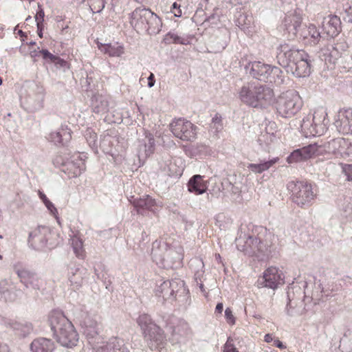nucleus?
Here are the masks:
<instances>
[{
  "label": "nucleus",
  "instance_id": "27",
  "mask_svg": "<svg viewBox=\"0 0 352 352\" xmlns=\"http://www.w3.org/2000/svg\"><path fill=\"white\" fill-rule=\"evenodd\" d=\"M163 42L166 45L170 44H181L187 45L189 41L187 38H183L173 32L167 33L163 39Z\"/></svg>",
  "mask_w": 352,
  "mask_h": 352
},
{
  "label": "nucleus",
  "instance_id": "34",
  "mask_svg": "<svg viewBox=\"0 0 352 352\" xmlns=\"http://www.w3.org/2000/svg\"><path fill=\"white\" fill-rule=\"evenodd\" d=\"M225 318L228 324L233 326L236 323V318L233 314L231 308L228 307L225 310Z\"/></svg>",
  "mask_w": 352,
  "mask_h": 352
},
{
  "label": "nucleus",
  "instance_id": "3",
  "mask_svg": "<svg viewBox=\"0 0 352 352\" xmlns=\"http://www.w3.org/2000/svg\"><path fill=\"white\" fill-rule=\"evenodd\" d=\"M238 95L243 104L254 108H262L271 101L274 91L265 86L249 83L240 89Z\"/></svg>",
  "mask_w": 352,
  "mask_h": 352
},
{
  "label": "nucleus",
  "instance_id": "46",
  "mask_svg": "<svg viewBox=\"0 0 352 352\" xmlns=\"http://www.w3.org/2000/svg\"><path fill=\"white\" fill-rule=\"evenodd\" d=\"M0 352H9L7 345H0Z\"/></svg>",
  "mask_w": 352,
  "mask_h": 352
},
{
  "label": "nucleus",
  "instance_id": "54",
  "mask_svg": "<svg viewBox=\"0 0 352 352\" xmlns=\"http://www.w3.org/2000/svg\"><path fill=\"white\" fill-rule=\"evenodd\" d=\"M238 25L239 26L242 25L239 21L238 22Z\"/></svg>",
  "mask_w": 352,
  "mask_h": 352
},
{
  "label": "nucleus",
  "instance_id": "6",
  "mask_svg": "<svg viewBox=\"0 0 352 352\" xmlns=\"http://www.w3.org/2000/svg\"><path fill=\"white\" fill-rule=\"evenodd\" d=\"M138 323L143 331L144 338L155 343V348H160L164 344L165 336L162 329L153 323L151 317L146 314H142L138 318ZM151 347L153 346L151 343Z\"/></svg>",
  "mask_w": 352,
  "mask_h": 352
},
{
  "label": "nucleus",
  "instance_id": "39",
  "mask_svg": "<svg viewBox=\"0 0 352 352\" xmlns=\"http://www.w3.org/2000/svg\"><path fill=\"white\" fill-rule=\"evenodd\" d=\"M44 204L46 206V208L50 211V212L52 213L53 214L58 213L56 208L50 201H47V203Z\"/></svg>",
  "mask_w": 352,
  "mask_h": 352
},
{
  "label": "nucleus",
  "instance_id": "50",
  "mask_svg": "<svg viewBox=\"0 0 352 352\" xmlns=\"http://www.w3.org/2000/svg\"><path fill=\"white\" fill-rule=\"evenodd\" d=\"M41 29H42V28H40V29H39V30H40V32H38V36H39L41 38H42V35H43V34H42V31H41Z\"/></svg>",
  "mask_w": 352,
  "mask_h": 352
},
{
  "label": "nucleus",
  "instance_id": "19",
  "mask_svg": "<svg viewBox=\"0 0 352 352\" xmlns=\"http://www.w3.org/2000/svg\"><path fill=\"white\" fill-rule=\"evenodd\" d=\"M133 204L134 207L137 208L138 212L141 209L154 211L157 206L156 200L148 195L135 199Z\"/></svg>",
  "mask_w": 352,
  "mask_h": 352
},
{
  "label": "nucleus",
  "instance_id": "45",
  "mask_svg": "<svg viewBox=\"0 0 352 352\" xmlns=\"http://www.w3.org/2000/svg\"><path fill=\"white\" fill-rule=\"evenodd\" d=\"M223 303L222 302H219L216 306L215 311L219 313V314H221L222 311H223Z\"/></svg>",
  "mask_w": 352,
  "mask_h": 352
},
{
  "label": "nucleus",
  "instance_id": "36",
  "mask_svg": "<svg viewBox=\"0 0 352 352\" xmlns=\"http://www.w3.org/2000/svg\"><path fill=\"white\" fill-rule=\"evenodd\" d=\"M220 17L221 16L217 13L216 10H214V12L208 16L206 21L212 24L217 25L218 23L220 22Z\"/></svg>",
  "mask_w": 352,
  "mask_h": 352
},
{
  "label": "nucleus",
  "instance_id": "16",
  "mask_svg": "<svg viewBox=\"0 0 352 352\" xmlns=\"http://www.w3.org/2000/svg\"><path fill=\"white\" fill-rule=\"evenodd\" d=\"M72 133L67 126H62L58 131L50 134V139L56 144L65 145L72 140Z\"/></svg>",
  "mask_w": 352,
  "mask_h": 352
},
{
  "label": "nucleus",
  "instance_id": "26",
  "mask_svg": "<svg viewBox=\"0 0 352 352\" xmlns=\"http://www.w3.org/2000/svg\"><path fill=\"white\" fill-rule=\"evenodd\" d=\"M39 53L42 55L43 59L49 60L58 67H65L67 64L66 60L58 56L52 54L47 50H42Z\"/></svg>",
  "mask_w": 352,
  "mask_h": 352
},
{
  "label": "nucleus",
  "instance_id": "24",
  "mask_svg": "<svg viewBox=\"0 0 352 352\" xmlns=\"http://www.w3.org/2000/svg\"><path fill=\"white\" fill-rule=\"evenodd\" d=\"M324 30L329 36H336L340 32V19L337 16L331 17L328 22L324 25Z\"/></svg>",
  "mask_w": 352,
  "mask_h": 352
},
{
  "label": "nucleus",
  "instance_id": "10",
  "mask_svg": "<svg viewBox=\"0 0 352 352\" xmlns=\"http://www.w3.org/2000/svg\"><path fill=\"white\" fill-rule=\"evenodd\" d=\"M264 287L276 289L279 285L284 284L285 276L283 273L276 267H269L263 274Z\"/></svg>",
  "mask_w": 352,
  "mask_h": 352
},
{
  "label": "nucleus",
  "instance_id": "17",
  "mask_svg": "<svg viewBox=\"0 0 352 352\" xmlns=\"http://www.w3.org/2000/svg\"><path fill=\"white\" fill-rule=\"evenodd\" d=\"M324 112L322 110H317L314 112L313 116L314 124H310L309 120L308 118H304L301 124V130L305 135V136H316L319 135V133L316 129V116L320 115L323 118H324Z\"/></svg>",
  "mask_w": 352,
  "mask_h": 352
},
{
  "label": "nucleus",
  "instance_id": "43",
  "mask_svg": "<svg viewBox=\"0 0 352 352\" xmlns=\"http://www.w3.org/2000/svg\"><path fill=\"white\" fill-rule=\"evenodd\" d=\"M274 345L279 349H285L286 348L285 346L283 345V344L278 339H275L274 340Z\"/></svg>",
  "mask_w": 352,
  "mask_h": 352
},
{
  "label": "nucleus",
  "instance_id": "15",
  "mask_svg": "<svg viewBox=\"0 0 352 352\" xmlns=\"http://www.w3.org/2000/svg\"><path fill=\"white\" fill-rule=\"evenodd\" d=\"M241 251L249 256L258 257L263 251V245L258 238L250 236L245 241Z\"/></svg>",
  "mask_w": 352,
  "mask_h": 352
},
{
  "label": "nucleus",
  "instance_id": "47",
  "mask_svg": "<svg viewBox=\"0 0 352 352\" xmlns=\"http://www.w3.org/2000/svg\"><path fill=\"white\" fill-rule=\"evenodd\" d=\"M17 34H19V35L21 36V40H22L23 41H25V40H24V38H23V37H27V36L25 35V32H23L22 30H18V32H17Z\"/></svg>",
  "mask_w": 352,
  "mask_h": 352
},
{
  "label": "nucleus",
  "instance_id": "25",
  "mask_svg": "<svg viewBox=\"0 0 352 352\" xmlns=\"http://www.w3.org/2000/svg\"><path fill=\"white\" fill-rule=\"evenodd\" d=\"M278 157H275L269 161L261 164H250L248 166V168L256 173H261L268 170L274 164L278 162Z\"/></svg>",
  "mask_w": 352,
  "mask_h": 352
},
{
  "label": "nucleus",
  "instance_id": "7",
  "mask_svg": "<svg viewBox=\"0 0 352 352\" xmlns=\"http://www.w3.org/2000/svg\"><path fill=\"white\" fill-rule=\"evenodd\" d=\"M173 135L184 142H193L197 138V127L188 120L179 118L170 124Z\"/></svg>",
  "mask_w": 352,
  "mask_h": 352
},
{
  "label": "nucleus",
  "instance_id": "2",
  "mask_svg": "<svg viewBox=\"0 0 352 352\" xmlns=\"http://www.w3.org/2000/svg\"><path fill=\"white\" fill-rule=\"evenodd\" d=\"M57 342L66 347H72L78 342V335L71 321L58 310L52 311L48 319Z\"/></svg>",
  "mask_w": 352,
  "mask_h": 352
},
{
  "label": "nucleus",
  "instance_id": "4",
  "mask_svg": "<svg viewBox=\"0 0 352 352\" xmlns=\"http://www.w3.org/2000/svg\"><path fill=\"white\" fill-rule=\"evenodd\" d=\"M292 202L300 208L310 206L316 198L317 192L314 184L307 180H293L287 184Z\"/></svg>",
  "mask_w": 352,
  "mask_h": 352
},
{
  "label": "nucleus",
  "instance_id": "11",
  "mask_svg": "<svg viewBox=\"0 0 352 352\" xmlns=\"http://www.w3.org/2000/svg\"><path fill=\"white\" fill-rule=\"evenodd\" d=\"M335 125L340 133L352 135V107L340 110Z\"/></svg>",
  "mask_w": 352,
  "mask_h": 352
},
{
  "label": "nucleus",
  "instance_id": "31",
  "mask_svg": "<svg viewBox=\"0 0 352 352\" xmlns=\"http://www.w3.org/2000/svg\"><path fill=\"white\" fill-rule=\"evenodd\" d=\"M89 7L93 12H100L105 5L104 0H89Z\"/></svg>",
  "mask_w": 352,
  "mask_h": 352
},
{
  "label": "nucleus",
  "instance_id": "9",
  "mask_svg": "<svg viewBox=\"0 0 352 352\" xmlns=\"http://www.w3.org/2000/svg\"><path fill=\"white\" fill-rule=\"evenodd\" d=\"M322 151L320 146L316 144H309L301 148L294 150L287 157L288 164L298 163L306 161L311 157L319 155Z\"/></svg>",
  "mask_w": 352,
  "mask_h": 352
},
{
  "label": "nucleus",
  "instance_id": "35",
  "mask_svg": "<svg viewBox=\"0 0 352 352\" xmlns=\"http://www.w3.org/2000/svg\"><path fill=\"white\" fill-rule=\"evenodd\" d=\"M233 340L230 337L223 346V352H239L232 343Z\"/></svg>",
  "mask_w": 352,
  "mask_h": 352
},
{
  "label": "nucleus",
  "instance_id": "51",
  "mask_svg": "<svg viewBox=\"0 0 352 352\" xmlns=\"http://www.w3.org/2000/svg\"><path fill=\"white\" fill-rule=\"evenodd\" d=\"M215 257H216L217 258H221V256H220V254H215Z\"/></svg>",
  "mask_w": 352,
  "mask_h": 352
},
{
  "label": "nucleus",
  "instance_id": "33",
  "mask_svg": "<svg viewBox=\"0 0 352 352\" xmlns=\"http://www.w3.org/2000/svg\"><path fill=\"white\" fill-rule=\"evenodd\" d=\"M170 283L169 281H164L163 282L160 287L158 292L160 293V295H162L164 298L166 296L171 295L173 293V290L170 289Z\"/></svg>",
  "mask_w": 352,
  "mask_h": 352
},
{
  "label": "nucleus",
  "instance_id": "13",
  "mask_svg": "<svg viewBox=\"0 0 352 352\" xmlns=\"http://www.w3.org/2000/svg\"><path fill=\"white\" fill-rule=\"evenodd\" d=\"M300 38L302 39L305 44L310 45H317L320 40V33L317 27L314 24L303 28L298 32Z\"/></svg>",
  "mask_w": 352,
  "mask_h": 352
},
{
  "label": "nucleus",
  "instance_id": "49",
  "mask_svg": "<svg viewBox=\"0 0 352 352\" xmlns=\"http://www.w3.org/2000/svg\"><path fill=\"white\" fill-rule=\"evenodd\" d=\"M68 29V26L67 25L65 28H63L62 30H61V34H63L65 33V32Z\"/></svg>",
  "mask_w": 352,
  "mask_h": 352
},
{
  "label": "nucleus",
  "instance_id": "12",
  "mask_svg": "<svg viewBox=\"0 0 352 352\" xmlns=\"http://www.w3.org/2000/svg\"><path fill=\"white\" fill-rule=\"evenodd\" d=\"M302 22V14L298 11L288 12L283 21V25L289 33L296 35L298 33V28Z\"/></svg>",
  "mask_w": 352,
  "mask_h": 352
},
{
  "label": "nucleus",
  "instance_id": "1",
  "mask_svg": "<svg viewBox=\"0 0 352 352\" xmlns=\"http://www.w3.org/2000/svg\"><path fill=\"white\" fill-rule=\"evenodd\" d=\"M276 58L280 66L287 68L296 77H305L310 74L308 54L304 50L291 49L284 43L278 48Z\"/></svg>",
  "mask_w": 352,
  "mask_h": 352
},
{
  "label": "nucleus",
  "instance_id": "29",
  "mask_svg": "<svg viewBox=\"0 0 352 352\" xmlns=\"http://www.w3.org/2000/svg\"><path fill=\"white\" fill-rule=\"evenodd\" d=\"M100 49L109 56H120L124 53L122 46H114L111 44L102 45Z\"/></svg>",
  "mask_w": 352,
  "mask_h": 352
},
{
  "label": "nucleus",
  "instance_id": "5",
  "mask_svg": "<svg viewBox=\"0 0 352 352\" xmlns=\"http://www.w3.org/2000/svg\"><path fill=\"white\" fill-rule=\"evenodd\" d=\"M304 102L299 93L289 90L278 96L276 101V110L280 117L291 118L301 111Z\"/></svg>",
  "mask_w": 352,
  "mask_h": 352
},
{
  "label": "nucleus",
  "instance_id": "32",
  "mask_svg": "<svg viewBox=\"0 0 352 352\" xmlns=\"http://www.w3.org/2000/svg\"><path fill=\"white\" fill-rule=\"evenodd\" d=\"M38 11L35 15V21L36 22L38 29H40L42 28L43 25L45 12L40 4L38 5Z\"/></svg>",
  "mask_w": 352,
  "mask_h": 352
},
{
  "label": "nucleus",
  "instance_id": "53",
  "mask_svg": "<svg viewBox=\"0 0 352 352\" xmlns=\"http://www.w3.org/2000/svg\"><path fill=\"white\" fill-rule=\"evenodd\" d=\"M2 82H3V81H2V79H1V78L0 77V85L2 84Z\"/></svg>",
  "mask_w": 352,
  "mask_h": 352
},
{
  "label": "nucleus",
  "instance_id": "22",
  "mask_svg": "<svg viewBox=\"0 0 352 352\" xmlns=\"http://www.w3.org/2000/svg\"><path fill=\"white\" fill-rule=\"evenodd\" d=\"M47 232V228L45 227H39L35 229L30 234L29 242L35 248H37L39 243L45 244L47 241L46 233Z\"/></svg>",
  "mask_w": 352,
  "mask_h": 352
},
{
  "label": "nucleus",
  "instance_id": "55",
  "mask_svg": "<svg viewBox=\"0 0 352 352\" xmlns=\"http://www.w3.org/2000/svg\"><path fill=\"white\" fill-rule=\"evenodd\" d=\"M80 170H78V174H80ZM78 175V173H76V175Z\"/></svg>",
  "mask_w": 352,
  "mask_h": 352
},
{
  "label": "nucleus",
  "instance_id": "56",
  "mask_svg": "<svg viewBox=\"0 0 352 352\" xmlns=\"http://www.w3.org/2000/svg\"><path fill=\"white\" fill-rule=\"evenodd\" d=\"M1 258H2V256H0V259H1Z\"/></svg>",
  "mask_w": 352,
  "mask_h": 352
},
{
  "label": "nucleus",
  "instance_id": "21",
  "mask_svg": "<svg viewBox=\"0 0 352 352\" xmlns=\"http://www.w3.org/2000/svg\"><path fill=\"white\" fill-rule=\"evenodd\" d=\"M347 144V141L344 138H338L328 142L324 145V149L329 153H342Z\"/></svg>",
  "mask_w": 352,
  "mask_h": 352
},
{
  "label": "nucleus",
  "instance_id": "41",
  "mask_svg": "<svg viewBox=\"0 0 352 352\" xmlns=\"http://www.w3.org/2000/svg\"><path fill=\"white\" fill-rule=\"evenodd\" d=\"M155 82V80L154 74L153 73H151V74L149 75V76L148 78V86L149 87H152L154 85Z\"/></svg>",
  "mask_w": 352,
  "mask_h": 352
},
{
  "label": "nucleus",
  "instance_id": "23",
  "mask_svg": "<svg viewBox=\"0 0 352 352\" xmlns=\"http://www.w3.org/2000/svg\"><path fill=\"white\" fill-rule=\"evenodd\" d=\"M70 243L76 257L84 259L86 252L84 248V241L78 235H74L70 239Z\"/></svg>",
  "mask_w": 352,
  "mask_h": 352
},
{
  "label": "nucleus",
  "instance_id": "44",
  "mask_svg": "<svg viewBox=\"0 0 352 352\" xmlns=\"http://www.w3.org/2000/svg\"><path fill=\"white\" fill-rule=\"evenodd\" d=\"M274 340V337H273L272 334L267 333L264 337V341L267 342V343H270V342H272Z\"/></svg>",
  "mask_w": 352,
  "mask_h": 352
},
{
  "label": "nucleus",
  "instance_id": "40",
  "mask_svg": "<svg viewBox=\"0 0 352 352\" xmlns=\"http://www.w3.org/2000/svg\"><path fill=\"white\" fill-rule=\"evenodd\" d=\"M264 139H270V142H267V144H270V142H272V135L269 133L263 134L261 135V138H259L260 142H263Z\"/></svg>",
  "mask_w": 352,
  "mask_h": 352
},
{
  "label": "nucleus",
  "instance_id": "30",
  "mask_svg": "<svg viewBox=\"0 0 352 352\" xmlns=\"http://www.w3.org/2000/svg\"><path fill=\"white\" fill-rule=\"evenodd\" d=\"M71 285L76 289H78L82 284L83 276L79 269H76L72 275L69 278Z\"/></svg>",
  "mask_w": 352,
  "mask_h": 352
},
{
  "label": "nucleus",
  "instance_id": "48",
  "mask_svg": "<svg viewBox=\"0 0 352 352\" xmlns=\"http://www.w3.org/2000/svg\"><path fill=\"white\" fill-rule=\"evenodd\" d=\"M349 15L351 16L350 20L352 21V7H350L349 9Z\"/></svg>",
  "mask_w": 352,
  "mask_h": 352
},
{
  "label": "nucleus",
  "instance_id": "37",
  "mask_svg": "<svg viewBox=\"0 0 352 352\" xmlns=\"http://www.w3.org/2000/svg\"><path fill=\"white\" fill-rule=\"evenodd\" d=\"M212 124L217 130L221 129L222 127V119L221 116L217 113L212 118Z\"/></svg>",
  "mask_w": 352,
  "mask_h": 352
},
{
  "label": "nucleus",
  "instance_id": "28",
  "mask_svg": "<svg viewBox=\"0 0 352 352\" xmlns=\"http://www.w3.org/2000/svg\"><path fill=\"white\" fill-rule=\"evenodd\" d=\"M16 274L21 281L26 286L32 285L36 280L35 274L26 269L18 270Z\"/></svg>",
  "mask_w": 352,
  "mask_h": 352
},
{
  "label": "nucleus",
  "instance_id": "18",
  "mask_svg": "<svg viewBox=\"0 0 352 352\" xmlns=\"http://www.w3.org/2000/svg\"><path fill=\"white\" fill-rule=\"evenodd\" d=\"M273 69L279 70L276 67H272L260 61H254L252 63L250 74L254 78L266 77Z\"/></svg>",
  "mask_w": 352,
  "mask_h": 352
},
{
  "label": "nucleus",
  "instance_id": "20",
  "mask_svg": "<svg viewBox=\"0 0 352 352\" xmlns=\"http://www.w3.org/2000/svg\"><path fill=\"white\" fill-rule=\"evenodd\" d=\"M32 352H52L54 349V342L43 338L35 339L30 345Z\"/></svg>",
  "mask_w": 352,
  "mask_h": 352
},
{
  "label": "nucleus",
  "instance_id": "42",
  "mask_svg": "<svg viewBox=\"0 0 352 352\" xmlns=\"http://www.w3.org/2000/svg\"><path fill=\"white\" fill-rule=\"evenodd\" d=\"M38 194L39 198L42 200L43 204H46L47 201H50L48 199V198L47 197V196L43 192H41V190H38Z\"/></svg>",
  "mask_w": 352,
  "mask_h": 352
},
{
  "label": "nucleus",
  "instance_id": "8",
  "mask_svg": "<svg viewBox=\"0 0 352 352\" xmlns=\"http://www.w3.org/2000/svg\"><path fill=\"white\" fill-rule=\"evenodd\" d=\"M157 19V15L149 9L138 8L129 16V23L137 31L148 30L149 22Z\"/></svg>",
  "mask_w": 352,
  "mask_h": 352
},
{
  "label": "nucleus",
  "instance_id": "38",
  "mask_svg": "<svg viewBox=\"0 0 352 352\" xmlns=\"http://www.w3.org/2000/svg\"><path fill=\"white\" fill-rule=\"evenodd\" d=\"M180 5L177 3L175 2L173 4L171 12L174 14V15L177 17H181L182 15V11L180 8Z\"/></svg>",
  "mask_w": 352,
  "mask_h": 352
},
{
  "label": "nucleus",
  "instance_id": "14",
  "mask_svg": "<svg viewBox=\"0 0 352 352\" xmlns=\"http://www.w3.org/2000/svg\"><path fill=\"white\" fill-rule=\"evenodd\" d=\"M208 184V181L204 180L203 176L195 175L187 184L188 190L195 195H202L207 191Z\"/></svg>",
  "mask_w": 352,
  "mask_h": 352
},
{
  "label": "nucleus",
  "instance_id": "52",
  "mask_svg": "<svg viewBox=\"0 0 352 352\" xmlns=\"http://www.w3.org/2000/svg\"><path fill=\"white\" fill-rule=\"evenodd\" d=\"M92 135H93V138H96V136H97V135H96V133H93V134H92Z\"/></svg>",
  "mask_w": 352,
  "mask_h": 352
}]
</instances>
